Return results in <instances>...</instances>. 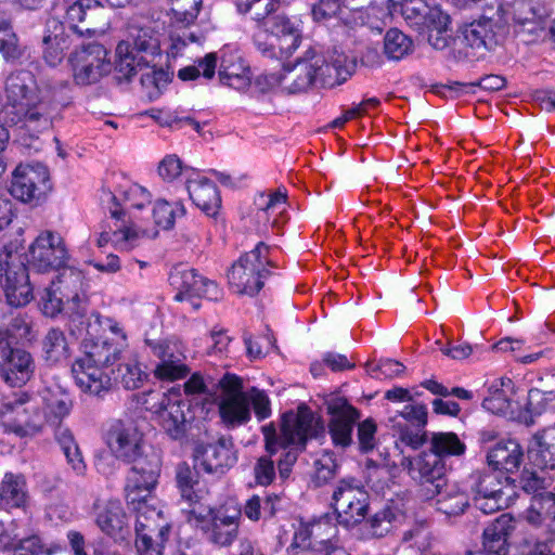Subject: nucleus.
<instances>
[{
    "instance_id": "4468645a",
    "label": "nucleus",
    "mask_w": 555,
    "mask_h": 555,
    "mask_svg": "<svg viewBox=\"0 0 555 555\" xmlns=\"http://www.w3.org/2000/svg\"><path fill=\"white\" fill-rule=\"evenodd\" d=\"M169 283L177 291L175 300L189 304L193 310L201 307L199 298L217 300L220 295V289L215 282L184 266H178L171 270Z\"/></svg>"
},
{
    "instance_id": "603ef678",
    "label": "nucleus",
    "mask_w": 555,
    "mask_h": 555,
    "mask_svg": "<svg viewBox=\"0 0 555 555\" xmlns=\"http://www.w3.org/2000/svg\"><path fill=\"white\" fill-rule=\"evenodd\" d=\"M24 52L25 48L20 44L10 24L5 21L0 22V53L3 59L14 63L23 57Z\"/></svg>"
},
{
    "instance_id": "2eb2a0df",
    "label": "nucleus",
    "mask_w": 555,
    "mask_h": 555,
    "mask_svg": "<svg viewBox=\"0 0 555 555\" xmlns=\"http://www.w3.org/2000/svg\"><path fill=\"white\" fill-rule=\"evenodd\" d=\"M220 396L218 401L219 415L228 428L240 427L250 421L248 397L243 391L241 378L227 374L219 382Z\"/></svg>"
},
{
    "instance_id": "f704fd0d",
    "label": "nucleus",
    "mask_w": 555,
    "mask_h": 555,
    "mask_svg": "<svg viewBox=\"0 0 555 555\" xmlns=\"http://www.w3.org/2000/svg\"><path fill=\"white\" fill-rule=\"evenodd\" d=\"M40 408L43 425L59 426L73 408L69 395L60 387H48L40 391Z\"/></svg>"
},
{
    "instance_id": "c03bdc74",
    "label": "nucleus",
    "mask_w": 555,
    "mask_h": 555,
    "mask_svg": "<svg viewBox=\"0 0 555 555\" xmlns=\"http://www.w3.org/2000/svg\"><path fill=\"white\" fill-rule=\"evenodd\" d=\"M429 451L440 457L441 461L450 456H461L466 451V446L455 433L435 431L428 437Z\"/></svg>"
},
{
    "instance_id": "052dcab7",
    "label": "nucleus",
    "mask_w": 555,
    "mask_h": 555,
    "mask_svg": "<svg viewBox=\"0 0 555 555\" xmlns=\"http://www.w3.org/2000/svg\"><path fill=\"white\" fill-rule=\"evenodd\" d=\"M552 483L551 477L540 468V470L524 469L519 478L520 488L533 496L544 492Z\"/></svg>"
},
{
    "instance_id": "e433bc0d",
    "label": "nucleus",
    "mask_w": 555,
    "mask_h": 555,
    "mask_svg": "<svg viewBox=\"0 0 555 555\" xmlns=\"http://www.w3.org/2000/svg\"><path fill=\"white\" fill-rule=\"evenodd\" d=\"M257 218L270 222L272 228L279 229L285 221L287 209V193L285 189L266 191L255 197Z\"/></svg>"
},
{
    "instance_id": "a878e982",
    "label": "nucleus",
    "mask_w": 555,
    "mask_h": 555,
    "mask_svg": "<svg viewBox=\"0 0 555 555\" xmlns=\"http://www.w3.org/2000/svg\"><path fill=\"white\" fill-rule=\"evenodd\" d=\"M113 198L116 205L120 206V209H111L112 217L120 220L128 216L129 224H132V222L142 224L143 220L139 212L152 203L151 192L146 188L130 181L119 184Z\"/></svg>"
},
{
    "instance_id": "20e7f679",
    "label": "nucleus",
    "mask_w": 555,
    "mask_h": 555,
    "mask_svg": "<svg viewBox=\"0 0 555 555\" xmlns=\"http://www.w3.org/2000/svg\"><path fill=\"white\" fill-rule=\"evenodd\" d=\"M302 38L301 21L284 14H275L258 24L253 36L254 44L270 59L291 56Z\"/></svg>"
},
{
    "instance_id": "c85d7f7f",
    "label": "nucleus",
    "mask_w": 555,
    "mask_h": 555,
    "mask_svg": "<svg viewBox=\"0 0 555 555\" xmlns=\"http://www.w3.org/2000/svg\"><path fill=\"white\" fill-rule=\"evenodd\" d=\"M332 415L330 434L336 446L347 447L351 442L353 425L359 418V412L345 398L331 400L327 406Z\"/></svg>"
},
{
    "instance_id": "5701e85b",
    "label": "nucleus",
    "mask_w": 555,
    "mask_h": 555,
    "mask_svg": "<svg viewBox=\"0 0 555 555\" xmlns=\"http://www.w3.org/2000/svg\"><path fill=\"white\" fill-rule=\"evenodd\" d=\"M111 68L106 49L99 43L89 44L75 56L74 80L81 86L92 85L109 74Z\"/></svg>"
},
{
    "instance_id": "13d9d810",
    "label": "nucleus",
    "mask_w": 555,
    "mask_h": 555,
    "mask_svg": "<svg viewBox=\"0 0 555 555\" xmlns=\"http://www.w3.org/2000/svg\"><path fill=\"white\" fill-rule=\"evenodd\" d=\"M395 430L398 435V439L396 441L397 448L404 446L411 448L412 450H417L426 441H428V437L426 436L424 427H416L398 422L395 425Z\"/></svg>"
},
{
    "instance_id": "7c9ffc66",
    "label": "nucleus",
    "mask_w": 555,
    "mask_h": 555,
    "mask_svg": "<svg viewBox=\"0 0 555 555\" xmlns=\"http://www.w3.org/2000/svg\"><path fill=\"white\" fill-rule=\"evenodd\" d=\"M516 529V520L502 514L483 530L482 551L477 555H508V539Z\"/></svg>"
},
{
    "instance_id": "2f4dec72",
    "label": "nucleus",
    "mask_w": 555,
    "mask_h": 555,
    "mask_svg": "<svg viewBox=\"0 0 555 555\" xmlns=\"http://www.w3.org/2000/svg\"><path fill=\"white\" fill-rule=\"evenodd\" d=\"M186 190L193 203L208 216H215L221 204L217 186L197 170H188Z\"/></svg>"
},
{
    "instance_id": "ea45409f",
    "label": "nucleus",
    "mask_w": 555,
    "mask_h": 555,
    "mask_svg": "<svg viewBox=\"0 0 555 555\" xmlns=\"http://www.w3.org/2000/svg\"><path fill=\"white\" fill-rule=\"evenodd\" d=\"M122 344L114 341L108 337L98 340H86L85 352L80 358L88 359L98 365L114 370L113 364L120 359Z\"/></svg>"
},
{
    "instance_id": "bf43d9fd",
    "label": "nucleus",
    "mask_w": 555,
    "mask_h": 555,
    "mask_svg": "<svg viewBox=\"0 0 555 555\" xmlns=\"http://www.w3.org/2000/svg\"><path fill=\"white\" fill-rule=\"evenodd\" d=\"M188 170L195 169L184 166L176 154L166 155L158 165V175L167 182H172L179 178H183L185 183L189 182L190 175L186 172Z\"/></svg>"
},
{
    "instance_id": "cd10ccee",
    "label": "nucleus",
    "mask_w": 555,
    "mask_h": 555,
    "mask_svg": "<svg viewBox=\"0 0 555 555\" xmlns=\"http://www.w3.org/2000/svg\"><path fill=\"white\" fill-rule=\"evenodd\" d=\"M322 65V54L308 49L293 65H284L285 92L299 93L318 82V69Z\"/></svg>"
},
{
    "instance_id": "393cba45",
    "label": "nucleus",
    "mask_w": 555,
    "mask_h": 555,
    "mask_svg": "<svg viewBox=\"0 0 555 555\" xmlns=\"http://www.w3.org/2000/svg\"><path fill=\"white\" fill-rule=\"evenodd\" d=\"M35 370L29 352L12 348L9 341L0 338V376L12 387L26 384Z\"/></svg>"
},
{
    "instance_id": "680f3d73",
    "label": "nucleus",
    "mask_w": 555,
    "mask_h": 555,
    "mask_svg": "<svg viewBox=\"0 0 555 555\" xmlns=\"http://www.w3.org/2000/svg\"><path fill=\"white\" fill-rule=\"evenodd\" d=\"M314 474L312 477L315 486L320 487L332 480L338 470V463L332 452H323L314 461Z\"/></svg>"
},
{
    "instance_id": "774afa93",
    "label": "nucleus",
    "mask_w": 555,
    "mask_h": 555,
    "mask_svg": "<svg viewBox=\"0 0 555 555\" xmlns=\"http://www.w3.org/2000/svg\"><path fill=\"white\" fill-rule=\"evenodd\" d=\"M438 496V509L447 515H457L468 505V498L464 492L450 490L444 495L440 492Z\"/></svg>"
},
{
    "instance_id": "6e6d98bb",
    "label": "nucleus",
    "mask_w": 555,
    "mask_h": 555,
    "mask_svg": "<svg viewBox=\"0 0 555 555\" xmlns=\"http://www.w3.org/2000/svg\"><path fill=\"white\" fill-rule=\"evenodd\" d=\"M505 485L493 474L479 475L474 488L475 495H496L501 492L509 491L511 495L516 496L515 486L508 477H505Z\"/></svg>"
},
{
    "instance_id": "dca6fc26",
    "label": "nucleus",
    "mask_w": 555,
    "mask_h": 555,
    "mask_svg": "<svg viewBox=\"0 0 555 555\" xmlns=\"http://www.w3.org/2000/svg\"><path fill=\"white\" fill-rule=\"evenodd\" d=\"M400 466L413 480L422 485L426 499L439 495L440 489L446 485L444 464L431 451L423 452L415 459L403 456Z\"/></svg>"
},
{
    "instance_id": "a211bd4d",
    "label": "nucleus",
    "mask_w": 555,
    "mask_h": 555,
    "mask_svg": "<svg viewBox=\"0 0 555 555\" xmlns=\"http://www.w3.org/2000/svg\"><path fill=\"white\" fill-rule=\"evenodd\" d=\"M92 517L99 530L115 541L127 540L131 534L130 517L119 499H96Z\"/></svg>"
},
{
    "instance_id": "6ab92c4d",
    "label": "nucleus",
    "mask_w": 555,
    "mask_h": 555,
    "mask_svg": "<svg viewBox=\"0 0 555 555\" xmlns=\"http://www.w3.org/2000/svg\"><path fill=\"white\" fill-rule=\"evenodd\" d=\"M495 14L502 23H507L511 15L513 22L520 27L519 31L537 36L543 30V21L550 12L543 0H513L507 8L498 3Z\"/></svg>"
},
{
    "instance_id": "3c124183",
    "label": "nucleus",
    "mask_w": 555,
    "mask_h": 555,
    "mask_svg": "<svg viewBox=\"0 0 555 555\" xmlns=\"http://www.w3.org/2000/svg\"><path fill=\"white\" fill-rule=\"evenodd\" d=\"M511 385L509 378L494 382L489 388L490 395L482 401V406L493 414H506L511 409V401L504 387Z\"/></svg>"
},
{
    "instance_id": "5fc2aeb1",
    "label": "nucleus",
    "mask_w": 555,
    "mask_h": 555,
    "mask_svg": "<svg viewBox=\"0 0 555 555\" xmlns=\"http://www.w3.org/2000/svg\"><path fill=\"white\" fill-rule=\"evenodd\" d=\"M189 373L186 364L173 354L165 356L154 370L155 377L160 380H178Z\"/></svg>"
},
{
    "instance_id": "49530a36",
    "label": "nucleus",
    "mask_w": 555,
    "mask_h": 555,
    "mask_svg": "<svg viewBox=\"0 0 555 555\" xmlns=\"http://www.w3.org/2000/svg\"><path fill=\"white\" fill-rule=\"evenodd\" d=\"M147 66L143 56H138L128 41H121L116 48V70L125 79H130L139 69Z\"/></svg>"
},
{
    "instance_id": "a18cd8bd",
    "label": "nucleus",
    "mask_w": 555,
    "mask_h": 555,
    "mask_svg": "<svg viewBox=\"0 0 555 555\" xmlns=\"http://www.w3.org/2000/svg\"><path fill=\"white\" fill-rule=\"evenodd\" d=\"M185 214V208L180 202H167L165 199H157L152 209V217L154 220L153 225H147L142 222V227L149 229L157 230L159 229L168 230L171 229L178 218L183 217Z\"/></svg>"
},
{
    "instance_id": "f3484780",
    "label": "nucleus",
    "mask_w": 555,
    "mask_h": 555,
    "mask_svg": "<svg viewBox=\"0 0 555 555\" xmlns=\"http://www.w3.org/2000/svg\"><path fill=\"white\" fill-rule=\"evenodd\" d=\"M151 409L157 414L159 424L168 436L172 439L185 436L193 415L191 404L179 393H163Z\"/></svg>"
},
{
    "instance_id": "423d86ee",
    "label": "nucleus",
    "mask_w": 555,
    "mask_h": 555,
    "mask_svg": "<svg viewBox=\"0 0 555 555\" xmlns=\"http://www.w3.org/2000/svg\"><path fill=\"white\" fill-rule=\"evenodd\" d=\"M269 251L270 247L260 242L233 263L228 273V280L235 293L249 296L259 293L270 274L268 267H275L269 258Z\"/></svg>"
},
{
    "instance_id": "bb28decb",
    "label": "nucleus",
    "mask_w": 555,
    "mask_h": 555,
    "mask_svg": "<svg viewBox=\"0 0 555 555\" xmlns=\"http://www.w3.org/2000/svg\"><path fill=\"white\" fill-rule=\"evenodd\" d=\"M72 373L76 385L81 391L102 397L113 387L114 370H108L88 359L78 358L72 365Z\"/></svg>"
},
{
    "instance_id": "4be33fe9",
    "label": "nucleus",
    "mask_w": 555,
    "mask_h": 555,
    "mask_svg": "<svg viewBox=\"0 0 555 555\" xmlns=\"http://www.w3.org/2000/svg\"><path fill=\"white\" fill-rule=\"evenodd\" d=\"M106 443L117 459L129 463L144 460L143 436L132 423L114 422L107 430Z\"/></svg>"
},
{
    "instance_id": "1a4fd4ad",
    "label": "nucleus",
    "mask_w": 555,
    "mask_h": 555,
    "mask_svg": "<svg viewBox=\"0 0 555 555\" xmlns=\"http://www.w3.org/2000/svg\"><path fill=\"white\" fill-rule=\"evenodd\" d=\"M13 244L4 245L0 250V284L8 302L14 307L27 305L33 299V286L27 269L17 260Z\"/></svg>"
},
{
    "instance_id": "f257e3e1",
    "label": "nucleus",
    "mask_w": 555,
    "mask_h": 555,
    "mask_svg": "<svg viewBox=\"0 0 555 555\" xmlns=\"http://www.w3.org/2000/svg\"><path fill=\"white\" fill-rule=\"evenodd\" d=\"M317 421L313 413L305 405L296 412L288 411L283 414L280 431L273 423L261 428L264 438V448L269 456L258 459L254 474L256 482L260 486H269L275 478L274 462L271 456L282 451L278 461L280 477L286 479L297 462L298 455L306 449L309 438L315 434Z\"/></svg>"
},
{
    "instance_id": "69168bd1",
    "label": "nucleus",
    "mask_w": 555,
    "mask_h": 555,
    "mask_svg": "<svg viewBox=\"0 0 555 555\" xmlns=\"http://www.w3.org/2000/svg\"><path fill=\"white\" fill-rule=\"evenodd\" d=\"M515 498L509 491L496 495H474V505L483 514H492L509 506Z\"/></svg>"
},
{
    "instance_id": "72a5a7b5",
    "label": "nucleus",
    "mask_w": 555,
    "mask_h": 555,
    "mask_svg": "<svg viewBox=\"0 0 555 555\" xmlns=\"http://www.w3.org/2000/svg\"><path fill=\"white\" fill-rule=\"evenodd\" d=\"M487 464L493 470L514 473L524 460V450L515 439H502L487 449Z\"/></svg>"
},
{
    "instance_id": "39448f33",
    "label": "nucleus",
    "mask_w": 555,
    "mask_h": 555,
    "mask_svg": "<svg viewBox=\"0 0 555 555\" xmlns=\"http://www.w3.org/2000/svg\"><path fill=\"white\" fill-rule=\"evenodd\" d=\"M156 501L128 504L134 513L135 547L139 555H163L171 526Z\"/></svg>"
},
{
    "instance_id": "7ed1b4c3",
    "label": "nucleus",
    "mask_w": 555,
    "mask_h": 555,
    "mask_svg": "<svg viewBox=\"0 0 555 555\" xmlns=\"http://www.w3.org/2000/svg\"><path fill=\"white\" fill-rule=\"evenodd\" d=\"M85 278L79 270L67 268L56 281L47 287L40 299L44 315L54 318L59 313L66 314L72 321L85 324L88 312V298L85 291Z\"/></svg>"
},
{
    "instance_id": "338daca9",
    "label": "nucleus",
    "mask_w": 555,
    "mask_h": 555,
    "mask_svg": "<svg viewBox=\"0 0 555 555\" xmlns=\"http://www.w3.org/2000/svg\"><path fill=\"white\" fill-rule=\"evenodd\" d=\"M309 526L313 548H328L332 538L336 534L335 526L327 518L309 522Z\"/></svg>"
},
{
    "instance_id": "9d476101",
    "label": "nucleus",
    "mask_w": 555,
    "mask_h": 555,
    "mask_svg": "<svg viewBox=\"0 0 555 555\" xmlns=\"http://www.w3.org/2000/svg\"><path fill=\"white\" fill-rule=\"evenodd\" d=\"M68 249L57 232H40L28 248V268L34 273H48L60 269L64 271L68 268Z\"/></svg>"
},
{
    "instance_id": "ddd939ff",
    "label": "nucleus",
    "mask_w": 555,
    "mask_h": 555,
    "mask_svg": "<svg viewBox=\"0 0 555 555\" xmlns=\"http://www.w3.org/2000/svg\"><path fill=\"white\" fill-rule=\"evenodd\" d=\"M160 467V457L155 452L146 453L144 460L132 463L125 486L127 504L156 501L153 491L158 481Z\"/></svg>"
},
{
    "instance_id": "b1692460",
    "label": "nucleus",
    "mask_w": 555,
    "mask_h": 555,
    "mask_svg": "<svg viewBox=\"0 0 555 555\" xmlns=\"http://www.w3.org/2000/svg\"><path fill=\"white\" fill-rule=\"evenodd\" d=\"M499 23L502 21L494 13L464 26L462 43L467 59L478 60L496 44L495 27Z\"/></svg>"
},
{
    "instance_id": "f03ea898",
    "label": "nucleus",
    "mask_w": 555,
    "mask_h": 555,
    "mask_svg": "<svg viewBox=\"0 0 555 555\" xmlns=\"http://www.w3.org/2000/svg\"><path fill=\"white\" fill-rule=\"evenodd\" d=\"M3 91L5 101L0 108L1 126H20L36 132L49 128L52 100L39 89L30 70L10 72L4 78Z\"/></svg>"
},
{
    "instance_id": "412c9836",
    "label": "nucleus",
    "mask_w": 555,
    "mask_h": 555,
    "mask_svg": "<svg viewBox=\"0 0 555 555\" xmlns=\"http://www.w3.org/2000/svg\"><path fill=\"white\" fill-rule=\"evenodd\" d=\"M202 7V0H171V30L169 34V51L172 56H178L181 50L195 41L189 26L194 24Z\"/></svg>"
},
{
    "instance_id": "4d7b16f0",
    "label": "nucleus",
    "mask_w": 555,
    "mask_h": 555,
    "mask_svg": "<svg viewBox=\"0 0 555 555\" xmlns=\"http://www.w3.org/2000/svg\"><path fill=\"white\" fill-rule=\"evenodd\" d=\"M145 373L135 360L118 365L117 374H113V383L119 382L126 389H137L142 386Z\"/></svg>"
},
{
    "instance_id": "4c0bfd02",
    "label": "nucleus",
    "mask_w": 555,
    "mask_h": 555,
    "mask_svg": "<svg viewBox=\"0 0 555 555\" xmlns=\"http://www.w3.org/2000/svg\"><path fill=\"white\" fill-rule=\"evenodd\" d=\"M353 63L336 51L328 57L322 55V65L318 69V81L323 87L332 88L345 82L351 75Z\"/></svg>"
},
{
    "instance_id": "473e14b6",
    "label": "nucleus",
    "mask_w": 555,
    "mask_h": 555,
    "mask_svg": "<svg viewBox=\"0 0 555 555\" xmlns=\"http://www.w3.org/2000/svg\"><path fill=\"white\" fill-rule=\"evenodd\" d=\"M176 481L182 503L186 505L182 507L185 517L201 515L204 511L202 505L206 503L207 491L196 487L198 485L196 474L186 464H181L177 467Z\"/></svg>"
},
{
    "instance_id": "0e129e2a",
    "label": "nucleus",
    "mask_w": 555,
    "mask_h": 555,
    "mask_svg": "<svg viewBox=\"0 0 555 555\" xmlns=\"http://www.w3.org/2000/svg\"><path fill=\"white\" fill-rule=\"evenodd\" d=\"M217 65V55L215 53L207 54L203 60L198 61L197 66H185L178 72V77L183 81L194 80L199 75L207 79H211L215 75Z\"/></svg>"
},
{
    "instance_id": "aec40b11",
    "label": "nucleus",
    "mask_w": 555,
    "mask_h": 555,
    "mask_svg": "<svg viewBox=\"0 0 555 555\" xmlns=\"http://www.w3.org/2000/svg\"><path fill=\"white\" fill-rule=\"evenodd\" d=\"M196 465L207 474L221 476L237 462L232 437L222 436L217 441L198 444L194 451Z\"/></svg>"
},
{
    "instance_id": "a19ab883",
    "label": "nucleus",
    "mask_w": 555,
    "mask_h": 555,
    "mask_svg": "<svg viewBox=\"0 0 555 555\" xmlns=\"http://www.w3.org/2000/svg\"><path fill=\"white\" fill-rule=\"evenodd\" d=\"M530 459L539 468H555V425L533 436Z\"/></svg>"
},
{
    "instance_id": "c756f323",
    "label": "nucleus",
    "mask_w": 555,
    "mask_h": 555,
    "mask_svg": "<svg viewBox=\"0 0 555 555\" xmlns=\"http://www.w3.org/2000/svg\"><path fill=\"white\" fill-rule=\"evenodd\" d=\"M219 79L222 85L238 91L250 86V68L236 49L224 47L221 50Z\"/></svg>"
},
{
    "instance_id": "79ce46f5",
    "label": "nucleus",
    "mask_w": 555,
    "mask_h": 555,
    "mask_svg": "<svg viewBox=\"0 0 555 555\" xmlns=\"http://www.w3.org/2000/svg\"><path fill=\"white\" fill-rule=\"evenodd\" d=\"M48 29L53 27V33L48 34L43 37V57L46 62L51 66H56L62 62L66 51L69 48L67 37L64 36V26L56 20L49 21Z\"/></svg>"
},
{
    "instance_id": "f8f14e48",
    "label": "nucleus",
    "mask_w": 555,
    "mask_h": 555,
    "mask_svg": "<svg viewBox=\"0 0 555 555\" xmlns=\"http://www.w3.org/2000/svg\"><path fill=\"white\" fill-rule=\"evenodd\" d=\"M201 515H189L186 521L199 528L208 541L219 546L233 543L237 537L241 512L228 514L222 509H215L206 502L202 505Z\"/></svg>"
},
{
    "instance_id": "e2e57ef3",
    "label": "nucleus",
    "mask_w": 555,
    "mask_h": 555,
    "mask_svg": "<svg viewBox=\"0 0 555 555\" xmlns=\"http://www.w3.org/2000/svg\"><path fill=\"white\" fill-rule=\"evenodd\" d=\"M279 7L278 0H237V8L242 13H251L257 25L269 18Z\"/></svg>"
},
{
    "instance_id": "37998d69",
    "label": "nucleus",
    "mask_w": 555,
    "mask_h": 555,
    "mask_svg": "<svg viewBox=\"0 0 555 555\" xmlns=\"http://www.w3.org/2000/svg\"><path fill=\"white\" fill-rule=\"evenodd\" d=\"M526 520L532 526L548 525L555 520V488L532 496L530 507L526 512Z\"/></svg>"
},
{
    "instance_id": "6e6552de",
    "label": "nucleus",
    "mask_w": 555,
    "mask_h": 555,
    "mask_svg": "<svg viewBox=\"0 0 555 555\" xmlns=\"http://www.w3.org/2000/svg\"><path fill=\"white\" fill-rule=\"evenodd\" d=\"M332 506L340 525L353 527L367 515L369 494L356 478H343L334 487Z\"/></svg>"
},
{
    "instance_id": "0eeeda50",
    "label": "nucleus",
    "mask_w": 555,
    "mask_h": 555,
    "mask_svg": "<svg viewBox=\"0 0 555 555\" xmlns=\"http://www.w3.org/2000/svg\"><path fill=\"white\" fill-rule=\"evenodd\" d=\"M0 418L4 430L20 438L34 437L43 429L39 404L31 403L24 393L7 397L1 401Z\"/></svg>"
},
{
    "instance_id": "c9c22d12",
    "label": "nucleus",
    "mask_w": 555,
    "mask_h": 555,
    "mask_svg": "<svg viewBox=\"0 0 555 555\" xmlns=\"http://www.w3.org/2000/svg\"><path fill=\"white\" fill-rule=\"evenodd\" d=\"M156 236L157 230L132 222V224H124L109 232H102L98 238V246L104 247L112 244L118 250H131L142 237L154 238Z\"/></svg>"
},
{
    "instance_id": "9b49d317",
    "label": "nucleus",
    "mask_w": 555,
    "mask_h": 555,
    "mask_svg": "<svg viewBox=\"0 0 555 555\" xmlns=\"http://www.w3.org/2000/svg\"><path fill=\"white\" fill-rule=\"evenodd\" d=\"M51 189L50 171L41 163H21L12 171L10 194L23 203H38Z\"/></svg>"
},
{
    "instance_id": "09e8293b",
    "label": "nucleus",
    "mask_w": 555,
    "mask_h": 555,
    "mask_svg": "<svg viewBox=\"0 0 555 555\" xmlns=\"http://www.w3.org/2000/svg\"><path fill=\"white\" fill-rule=\"evenodd\" d=\"M450 17L439 10H430L428 15V42L436 50H443L449 44Z\"/></svg>"
},
{
    "instance_id": "de8ad7c7",
    "label": "nucleus",
    "mask_w": 555,
    "mask_h": 555,
    "mask_svg": "<svg viewBox=\"0 0 555 555\" xmlns=\"http://www.w3.org/2000/svg\"><path fill=\"white\" fill-rule=\"evenodd\" d=\"M44 358L52 364L61 363L69 358L70 351L65 334L60 328H51L42 341Z\"/></svg>"
},
{
    "instance_id": "864d4df0",
    "label": "nucleus",
    "mask_w": 555,
    "mask_h": 555,
    "mask_svg": "<svg viewBox=\"0 0 555 555\" xmlns=\"http://www.w3.org/2000/svg\"><path fill=\"white\" fill-rule=\"evenodd\" d=\"M403 518L404 515L398 508L385 507L369 521L372 535L377 538L386 535L392 529L393 524L400 522Z\"/></svg>"
},
{
    "instance_id": "8fccbe9b",
    "label": "nucleus",
    "mask_w": 555,
    "mask_h": 555,
    "mask_svg": "<svg viewBox=\"0 0 555 555\" xmlns=\"http://www.w3.org/2000/svg\"><path fill=\"white\" fill-rule=\"evenodd\" d=\"M413 42L397 28L389 29L384 38V52L389 60L399 61L412 52Z\"/></svg>"
},
{
    "instance_id": "58836bf2",
    "label": "nucleus",
    "mask_w": 555,
    "mask_h": 555,
    "mask_svg": "<svg viewBox=\"0 0 555 555\" xmlns=\"http://www.w3.org/2000/svg\"><path fill=\"white\" fill-rule=\"evenodd\" d=\"M29 500L23 475L5 473L0 481V504L5 508H25Z\"/></svg>"
}]
</instances>
